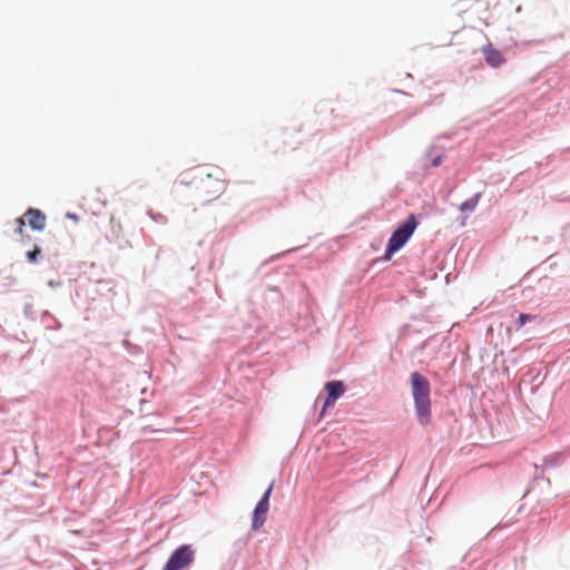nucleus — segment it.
<instances>
[{
	"label": "nucleus",
	"mask_w": 570,
	"mask_h": 570,
	"mask_svg": "<svg viewBox=\"0 0 570 570\" xmlns=\"http://www.w3.org/2000/svg\"><path fill=\"white\" fill-rule=\"evenodd\" d=\"M412 395L421 424H428L431 417L430 382L419 372L411 374Z\"/></svg>",
	"instance_id": "f257e3e1"
},
{
	"label": "nucleus",
	"mask_w": 570,
	"mask_h": 570,
	"mask_svg": "<svg viewBox=\"0 0 570 570\" xmlns=\"http://www.w3.org/2000/svg\"><path fill=\"white\" fill-rule=\"evenodd\" d=\"M416 227V217L414 214H411L391 235L385 252V259H390L395 252L404 246Z\"/></svg>",
	"instance_id": "f03ea898"
},
{
	"label": "nucleus",
	"mask_w": 570,
	"mask_h": 570,
	"mask_svg": "<svg viewBox=\"0 0 570 570\" xmlns=\"http://www.w3.org/2000/svg\"><path fill=\"white\" fill-rule=\"evenodd\" d=\"M195 560V550L189 544L178 547L169 557L163 570H181Z\"/></svg>",
	"instance_id": "7ed1b4c3"
},
{
	"label": "nucleus",
	"mask_w": 570,
	"mask_h": 570,
	"mask_svg": "<svg viewBox=\"0 0 570 570\" xmlns=\"http://www.w3.org/2000/svg\"><path fill=\"white\" fill-rule=\"evenodd\" d=\"M274 482H272L268 489L265 491L258 503L256 504L253 518H252V529L254 531L261 529L266 521V515L269 510V498L273 491Z\"/></svg>",
	"instance_id": "20e7f679"
},
{
	"label": "nucleus",
	"mask_w": 570,
	"mask_h": 570,
	"mask_svg": "<svg viewBox=\"0 0 570 570\" xmlns=\"http://www.w3.org/2000/svg\"><path fill=\"white\" fill-rule=\"evenodd\" d=\"M199 189L205 196L214 198L224 191V183L208 174L205 179L200 180Z\"/></svg>",
	"instance_id": "39448f33"
},
{
	"label": "nucleus",
	"mask_w": 570,
	"mask_h": 570,
	"mask_svg": "<svg viewBox=\"0 0 570 570\" xmlns=\"http://www.w3.org/2000/svg\"><path fill=\"white\" fill-rule=\"evenodd\" d=\"M325 390L327 391V399L324 402V409L334 405L335 401L344 394L345 386L342 381H331L325 384Z\"/></svg>",
	"instance_id": "423d86ee"
},
{
	"label": "nucleus",
	"mask_w": 570,
	"mask_h": 570,
	"mask_svg": "<svg viewBox=\"0 0 570 570\" xmlns=\"http://www.w3.org/2000/svg\"><path fill=\"white\" fill-rule=\"evenodd\" d=\"M23 218L27 219L28 225L36 230H42L46 226V215L36 208H29Z\"/></svg>",
	"instance_id": "0eeeda50"
},
{
	"label": "nucleus",
	"mask_w": 570,
	"mask_h": 570,
	"mask_svg": "<svg viewBox=\"0 0 570 570\" xmlns=\"http://www.w3.org/2000/svg\"><path fill=\"white\" fill-rule=\"evenodd\" d=\"M483 56L489 66L492 68H498L504 62V58L501 52L493 48L491 45H488L483 48Z\"/></svg>",
	"instance_id": "6e6552de"
},
{
	"label": "nucleus",
	"mask_w": 570,
	"mask_h": 570,
	"mask_svg": "<svg viewBox=\"0 0 570 570\" xmlns=\"http://www.w3.org/2000/svg\"><path fill=\"white\" fill-rule=\"evenodd\" d=\"M481 193H476L474 196H472L470 199L463 202L460 205V210L463 213H472L476 208L480 199H481Z\"/></svg>",
	"instance_id": "1a4fd4ad"
},
{
	"label": "nucleus",
	"mask_w": 570,
	"mask_h": 570,
	"mask_svg": "<svg viewBox=\"0 0 570 570\" xmlns=\"http://www.w3.org/2000/svg\"><path fill=\"white\" fill-rule=\"evenodd\" d=\"M39 246H35L33 250L27 253V258L29 262L35 263L40 255Z\"/></svg>",
	"instance_id": "9d476101"
},
{
	"label": "nucleus",
	"mask_w": 570,
	"mask_h": 570,
	"mask_svg": "<svg viewBox=\"0 0 570 570\" xmlns=\"http://www.w3.org/2000/svg\"><path fill=\"white\" fill-rule=\"evenodd\" d=\"M16 224H17L16 233L22 236L24 233V226H26L24 218L23 217L17 218Z\"/></svg>",
	"instance_id": "9b49d317"
},
{
	"label": "nucleus",
	"mask_w": 570,
	"mask_h": 570,
	"mask_svg": "<svg viewBox=\"0 0 570 570\" xmlns=\"http://www.w3.org/2000/svg\"><path fill=\"white\" fill-rule=\"evenodd\" d=\"M559 460H560V455L559 454H553V455H550V456L546 458L544 464L546 465H548V464H558Z\"/></svg>",
	"instance_id": "f8f14e48"
},
{
	"label": "nucleus",
	"mask_w": 570,
	"mask_h": 570,
	"mask_svg": "<svg viewBox=\"0 0 570 570\" xmlns=\"http://www.w3.org/2000/svg\"><path fill=\"white\" fill-rule=\"evenodd\" d=\"M532 318H533V316H532V315H530V314H521V315L519 316V326H523V325L525 324V322H527V321H530V320H532Z\"/></svg>",
	"instance_id": "ddd939ff"
},
{
	"label": "nucleus",
	"mask_w": 570,
	"mask_h": 570,
	"mask_svg": "<svg viewBox=\"0 0 570 570\" xmlns=\"http://www.w3.org/2000/svg\"><path fill=\"white\" fill-rule=\"evenodd\" d=\"M67 217L75 222H78V216L76 214L67 213Z\"/></svg>",
	"instance_id": "4468645a"
},
{
	"label": "nucleus",
	"mask_w": 570,
	"mask_h": 570,
	"mask_svg": "<svg viewBox=\"0 0 570 570\" xmlns=\"http://www.w3.org/2000/svg\"><path fill=\"white\" fill-rule=\"evenodd\" d=\"M111 224H112V226H115V223H114V222H111ZM116 226H117L118 228H120V224H116Z\"/></svg>",
	"instance_id": "2eb2a0df"
}]
</instances>
